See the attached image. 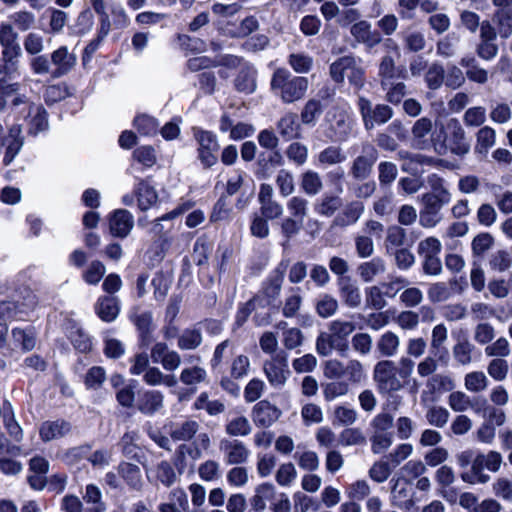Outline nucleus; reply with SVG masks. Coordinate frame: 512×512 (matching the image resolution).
<instances>
[{
    "instance_id": "obj_1",
    "label": "nucleus",
    "mask_w": 512,
    "mask_h": 512,
    "mask_svg": "<svg viewBox=\"0 0 512 512\" xmlns=\"http://www.w3.org/2000/svg\"><path fill=\"white\" fill-rule=\"evenodd\" d=\"M2 109L6 112L5 122L8 127V135L2 140V146L6 148L4 162L9 164L24 144L22 124L19 121H28V133L33 136L46 131L49 124L46 110L41 105L26 101L18 83L6 84L3 78Z\"/></svg>"
},
{
    "instance_id": "obj_2",
    "label": "nucleus",
    "mask_w": 512,
    "mask_h": 512,
    "mask_svg": "<svg viewBox=\"0 0 512 512\" xmlns=\"http://www.w3.org/2000/svg\"><path fill=\"white\" fill-rule=\"evenodd\" d=\"M415 362L407 356H402L398 365L389 359L378 361L373 368V380L380 394H391L400 391L404 384L401 380H407L413 374Z\"/></svg>"
},
{
    "instance_id": "obj_3",
    "label": "nucleus",
    "mask_w": 512,
    "mask_h": 512,
    "mask_svg": "<svg viewBox=\"0 0 512 512\" xmlns=\"http://www.w3.org/2000/svg\"><path fill=\"white\" fill-rule=\"evenodd\" d=\"M308 88V78L293 76L285 68L276 69L271 78L272 91L284 103H293L302 99L306 95Z\"/></svg>"
},
{
    "instance_id": "obj_4",
    "label": "nucleus",
    "mask_w": 512,
    "mask_h": 512,
    "mask_svg": "<svg viewBox=\"0 0 512 512\" xmlns=\"http://www.w3.org/2000/svg\"><path fill=\"white\" fill-rule=\"evenodd\" d=\"M262 370L273 388H283L291 374L287 352L279 351L277 354L264 360Z\"/></svg>"
},
{
    "instance_id": "obj_5",
    "label": "nucleus",
    "mask_w": 512,
    "mask_h": 512,
    "mask_svg": "<svg viewBox=\"0 0 512 512\" xmlns=\"http://www.w3.org/2000/svg\"><path fill=\"white\" fill-rule=\"evenodd\" d=\"M358 108L366 130L386 123L393 116V110L388 105L378 104L372 107L371 101L363 96L358 98Z\"/></svg>"
},
{
    "instance_id": "obj_6",
    "label": "nucleus",
    "mask_w": 512,
    "mask_h": 512,
    "mask_svg": "<svg viewBox=\"0 0 512 512\" xmlns=\"http://www.w3.org/2000/svg\"><path fill=\"white\" fill-rule=\"evenodd\" d=\"M288 262L281 261L262 282L261 289L257 296L254 298L260 299L261 297L267 304L273 303L280 296L282 285L284 282L285 274L287 272Z\"/></svg>"
},
{
    "instance_id": "obj_7",
    "label": "nucleus",
    "mask_w": 512,
    "mask_h": 512,
    "mask_svg": "<svg viewBox=\"0 0 512 512\" xmlns=\"http://www.w3.org/2000/svg\"><path fill=\"white\" fill-rule=\"evenodd\" d=\"M378 159L377 149L369 142L362 143L361 153L352 161L350 174L356 180H365L372 173Z\"/></svg>"
},
{
    "instance_id": "obj_8",
    "label": "nucleus",
    "mask_w": 512,
    "mask_h": 512,
    "mask_svg": "<svg viewBox=\"0 0 512 512\" xmlns=\"http://www.w3.org/2000/svg\"><path fill=\"white\" fill-rule=\"evenodd\" d=\"M194 137L199 145L198 157L205 167H211L217 162L216 152L219 144L216 136L209 131L194 129Z\"/></svg>"
},
{
    "instance_id": "obj_9",
    "label": "nucleus",
    "mask_w": 512,
    "mask_h": 512,
    "mask_svg": "<svg viewBox=\"0 0 512 512\" xmlns=\"http://www.w3.org/2000/svg\"><path fill=\"white\" fill-rule=\"evenodd\" d=\"M421 202L423 204V208L419 213V223L424 228H434L442 219L440 213L441 209L450 201L443 198L437 199L434 196L422 195Z\"/></svg>"
},
{
    "instance_id": "obj_10",
    "label": "nucleus",
    "mask_w": 512,
    "mask_h": 512,
    "mask_svg": "<svg viewBox=\"0 0 512 512\" xmlns=\"http://www.w3.org/2000/svg\"><path fill=\"white\" fill-rule=\"evenodd\" d=\"M219 450L223 454L226 465L245 464L251 454L249 448L237 439H222L219 443Z\"/></svg>"
},
{
    "instance_id": "obj_11",
    "label": "nucleus",
    "mask_w": 512,
    "mask_h": 512,
    "mask_svg": "<svg viewBox=\"0 0 512 512\" xmlns=\"http://www.w3.org/2000/svg\"><path fill=\"white\" fill-rule=\"evenodd\" d=\"M448 134L445 140L452 153L464 156L470 151V144L466 141V133L458 119L452 118L447 124Z\"/></svg>"
},
{
    "instance_id": "obj_12",
    "label": "nucleus",
    "mask_w": 512,
    "mask_h": 512,
    "mask_svg": "<svg viewBox=\"0 0 512 512\" xmlns=\"http://www.w3.org/2000/svg\"><path fill=\"white\" fill-rule=\"evenodd\" d=\"M8 33H11V28L9 26H2V39ZM2 46H4L2 60L6 62L5 66L2 67V73L5 72L10 79H13L17 74L18 57L21 54V48L14 37L8 39L5 45L2 43Z\"/></svg>"
},
{
    "instance_id": "obj_13",
    "label": "nucleus",
    "mask_w": 512,
    "mask_h": 512,
    "mask_svg": "<svg viewBox=\"0 0 512 512\" xmlns=\"http://www.w3.org/2000/svg\"><path fill=\"white\" fill-rule=\"evenodd\" d=\"M77 63V56L67 46H60L51 53V64L54 69L51 72L53 78H59L68 74Z\"/></svg>"
},
{
    "instance_id": "obj_14",
    "label": "nucleus",
    "mask_w": 512,
    "mask_h": 512,
    "mask_svg": "<svg viewBox=\"0 0 512 512\" xmlns=\"http://www.w3.org/2000/svg\"><path fill=\"white\" fill-rule=\"evenodd\" d=\"M282 415L281 410L268 400L259 401L254 405L251 417L258 427L268 428L272 426Z\"/></svg>"
},
{
    "instance_id": "obj_15",
    "label": "nucleus",
    "mask_w": 512,
    "mask_h": 512,
    "mask_svg": "<svg viewBox=\"0 0 512 512\" xmlns=\"http://www.w3.org/2000/svg\"><path fill=\"white\" fill-rule=\"evenodd\" d=\"M109 230L112 236L126 238L134 227V217L126 209H116L108 217Z\"/></svg>"
},
{
    "instance_id": "obj_16",
    "label": "nucleus",
    "mask_w": 512,
    "mask_h": 512,
    "mask_svg": "<svg viewBox=\"0 0 512 512\" xmlns=\"http://www.w3.org/2000/svg\"><path fill=\"white\" fill-rule=\"evenodd\" d=\"M365 211V206L360 201H351L345 205L332 221V227L346 228L356 224Z\"/></svg>"
},
{
    "instance_id": "obj_17",
    "label": "nucleus",
    "mask_w": 512,
    "mask_h": 512,
    "mask_svg": "<svg viewBox=\"0 0 512 512\" xmlns=\"http://www.w3.org/2000/svg\"><path fill=\"white\" fill-rule=\"evenodd\" d=\"M353 127V120L346 112L335 114L330 124V137L336 142H345L352 134Z\"/></svg>"
},
{
    "instance_id": "obj_18",
    "label": "nucleus",
    "mask_w": 512,
    "mask_h": 512,
    "mask_svg": "<svg viewBox=\"0 0 512 512\" xmlns=\"http://www.w3.org/2000/svg\"><path fill=\"white\" fill-rule=\"evenodd\" d=\"M95 312L104 322H113L120 312L119 301L114 296H101L95 304Z\"/></svg>"
},
{
    "instance_id": "obj_19",
    "label": "nucleus",
    "mask_w": 512,
    "mask_h": 512,
    "mask_svg": "<svg viewBox=\"0 0 512 512\" xmlns=\"http://www.w3.org/2000/svg\"><path fill=\"white\" fill-rule=\"evenodd\" d=\"M276 488L272 483H262L255 488V493L250 499L252 509L262 512L267 507V502L272 503L276 498Z\"/></svg>"
},
{
    "instance_id": "obj_20",
    "label": "nucleus",
    "mask_w": 512,
    "mask_h": 512,
    "mask_svg": "<svg viewBox=\"0 0 512 512\" xmlns=\"http://www.w3.org/2000/svg\"><path fill=\"white\" fill-rule=\"evenodd\" d=\"M340 296L349 308H356L361 304L362 297L359 287L349 277H342L338 281Z\"/></svg>"
},
{
    "instance_id": "obj_21",
    "label": "nucleus",
    "mask_w": 512,
    "mask_h": 512,
    "mask_svg": "<svg viewBox=\"0 0 512 512\" xmlns=\"http://www.w3.org/2000/svg\"><path fill=\"white\" fill-rule=\"evenodd\" d=\"M448 339V330L444 324H438L432 329L431 335V350L439 354V361L442 365L446 366L449 361L448 350L443 347Z\"/></svg>"
},
{
    "instance_id": "obj_22",
    "label": "nucleus",
    "mask_w": 512,
    "mask_h": 512,
    "mask_svg": "<svg viewBox=\"0 0 512 512\" xmlns=\"http://www.w3.org/2000/svg\"><path fill=\"white\" fill-rule=\"evenodd\" d=\"M350 33L358 42L369 46H374L380 42L379 34L372 31L371 24L366 20L355 22L350 28Z\"/></svg>"
},
{
    "instance_id": "obj_23",
    "label": "nucleus",
    "mask_w": 512,
    "mask_h": 512,
    "mask_svg": "<svg viewBox=\"0 0 512 512\" xmlns=\"http://www.w3.org/2000/svg\"><path fill=\"white\" fill-rule=\"evenodd\" d=\"M333 350H337L341 355L348 351L347 343H338L331 332H322L316 339V351L321 356H328Z\"/></svg>"
},
{
    "instance_id": "obj_24",
    "label": "nucleus",
    "mask_w": 512,
    "mask_h": 512,
    "mask_svg": "<svg viewBox=\"0 0 512 512\" xmlns=\"http://www.w3.org/2000/svg\"><path fill=\"white\" fill-rule=\"evenodd\" d=\"M200 424L196 420L187 419L185 421L174 423L170 426V437L174 441H189L198 432Z\"/></svg>"
},
{
    "instance_id": "obj_25",
    "label": "nucleus",
    "mask_w": 512,
    "mask_h": 512,
    "mask_svg": "<svg viewBox=\"0 0 512 512\" xmlns=\"http://www.w3.org/2000/svg\"><path fill=\"white\" fill-rule=\"evenodd\" d=\"M386 271L385 261L381 257H374L369 261L361 263L357 272L363 282H372L376 277L384 274Z\"/></svg>"
},
{
    "instance_id": "obj_26",
    "label": "nucleus",
    "mask_w": 512,
    "mask_h": 512,
    "mask_svg": "<svg viewBox=\"0 0 512 512\" xmlns=\"http://www.w3.org/2000/svg\"><path fill=\"white\" fill-rule=\"evenodd\" d=\"M400 348L399 336L392 332L386 331L381 334L376 342V349L382 357L391 358L398 354Z\"/></svg>"
},
{
    "instance_id": "obj_27",
    "label": "nucleus",
    "mask_w": 512,
    "mask_h": 512,
    "mask_svg": "<svg viewBox=\"0 0 512 512\" xmlns=\"http://www.w3.org/2000/svg\"><path fill=\"white\" fill-rule=\"evenodd\" d=\"M71 426L64 420L46 421L40 427V437L43 441L48 442L61 438L68 434Z\"/></svg>"
},
{
    "instance_id": "obj_28",
    "label": "nucleus",
    "mask_w": 512,
    "mask_h": 512,
    "mask_svg": "<svg viewBox=\"0 0 512 512\" xmlns=\"http://www.w3.org/2000/svg\"><path fill=\"white\" fill-rule=\"evenodd\" d=\"M433 123L430 118L422 117L418 119L412 127V136L415 146L419 149H427L430 141L427 136L432 131Z\"/></svg>"
},
{
    "instance_id": "obj_29",
    "label": "nucleus",
    "mask_w": 512,
    "mask_h": 512,
    "mask_svg": "<svg viewBox=\"0 0 512 512\" xmlns=\"http://www.w3.org/2000/svg\"><path fill=\"white\" fill-rule=\"evenodd\" d=\"M346 161V155L340 146L330 145L324 148L317 155V165L329 167L340 165Z\"/></svg>"
},
{
    "instance_id": "obj_30",
    "label": "nucleus",
    "mask_w": 512,
    "mask_h": 512,
    "mask_svg": "<svg viewBox=\"0 0 512 512\" xmlns=\"http://www.w3.org/2000/svg\"><path fill=\"white\" fill-rule=\"evenodd\" d=\"M355 62L356 59L353 56H343L335 60L329 67L331 79L338 84H342Z\"/></svg>"
},
{
    "instance_id": "obj_31",
    "label": "nucleus",
    "mask_w": 512,
    "mask_h": 512,
    "mask_svg": "<svg viewBox=\"0 0 512 512\" xmlns=\"http://www.w3.org/2000/svg\"><path fill=\"white\" fill-rule=\"evenodd\" d=\"M343 206V200L337 195L325 194L314 205L315 212L324 217H332Z\"/></svg>"
},
{
    "instance_id": "obj_32",
    "label": "nucleus",
    "mask_w": 512,
    "mask_h": 512,
    "mask_svg": "<svg viewBox=\"0 0 512 512\" xmlns=\"http://www.w3.org/2000/svg\"><path fill=\"white\" fill-rule=\"evenodd\" d=\"M118 471L121 477L124 479V481L131 489L135 491L141 490L143 482L140 468L137 465L122 462L118 467Z\"/></svg>"
},
{
    "instance_id": "obj_33",
    "label": "nucleus",
    "mask_w": 512,
    "mask_h": 512,
    "mask_svg": "<svg viewBox=\"0 0 512 512\" xmlns=\"http://www.w3.org/2000/svg\"><path fill=\"white\" fill-rule=\"evenodd\" d=\"M2 417L4 418L5 428L11 441L19 443L23 438V431L21 426L14 419V412L11 404L8 402L2 403Z\"/></svg>"
},
{
    "instance_id": "obj_34",
    "label": "nucleus",
    "mask_w": 512,
    "mask_h": 512,
    "mask_svg": "<svg viewBox=\"0 0 512 512\" xmlns=\"http://www.w3.org/2000/svg\"><path fill=\"white\" fill-rule=\"evenodd\" d=\"M286 322H280L277 327L282 329L281 342L286 350H294L302 346L304 334L297 327L285 328Z\"/></svg>"
},
{
    "instance_id": "obj_35",
    "label": "nucleus",
    "mask_w": 512,
    "mask_h": 512,
    "mask_svg": "<svg viewBox=\"0 0 512 512\" xmlns=\"http://www.w3.org/2000/svg\"><path fill=\"white\" fill-rule=\"evenodd\" d=\"M135 194L137 196L138 206L142 211L151 208L158 200L155 189L145 181H140L137 184Z\"/></svg>"
},
{
    "instance_id": "obj_36",
    "label": "nucleus",
    "mask_w": 512,
    "mask_h": 512,
    "mask_svg": "<svg viewBox=\"0 0 512 512\" xmlns=\"http://www.w3.org/2000/svg\"><path fill=\"white\" fill-rule=\"evenodd\" d=\"M456 387L455 380L448 374H434L427 380L426 388L431 394L451 392Z\"/></svg>"
},
{
    "instance_id": "obj_37",
    "label": "nucleus",
    "mask_w": 512,
    "mask_h": 512,
    "mask_svg": "<svg viewBox=\"0 0 512 512\" xmlns=\"http://www.w3.org/2000/svg\"><path fill=\"white\" fill-rule=\"evenodd\" d=\"M279 134L286 140L298 138L300 136V125L297 115L294 113L285 114L277 124Z\"/></svg>"
},
{
    "instance_id": "obj_38",
    "label": "nucleus",
    "mask_w": 512,
    "mask_h": 512,
    "mask_svg": "<svg viewBox=\"0 0 512 512\" xmlns=\"http://www.w3.org/2000/svg\"><path fill=\"white\" fill-rule=\"evenodd\" d=\"M496 143V132L492 127L484 126L476 133L475 153L487 155Z\"/></svg>"
},
{
    "instance_id": "obj_39",
    "label": "nucleus",
    "mask_w": 512,
    "mask_h": 512,
    "mask_svg": "<svg viewBox=\"0 0 512 512\" xmlns=\"http://www.w3.org/2000/svg\"><path fill=\"white\" fill-rule=\"evenodd\" d=\"M300 187L308 196H315L322 191L324 184L318 172L307 170L301 175Z\"/></svg>"
},
{
    "instance_id": "obj_40",
    "label": "nucleus",
    "mask_w": 512,
    "mask_h": 512,
    "mask_svg": "<svg viewBox=\"0 0 512 512\" xmlns=\"http://www.w3.org/2000/svg\"><path fill=\"white\" fill-rule=\"evenodd\" d=\"M164 396L160 391L152 390L143 394L139 403V410L148 415H152L163 407Z\"/></svg>"
},
{
    "instance_id": "obj_41",
    "label": "nucleus",
    "mask_w": 512,
    "mask_h": 512,
    "mask_svg": "<svg viewBox=\"0 0 512 512\" xmlns=\"http://www.w3.org/2000/svg\"><path fill=\"white\" fill-rule=\"evenodd\" d=\"M143 380L150 386L174 387L177 384L175 375L164 374L158 367H149L143 375Z\"/></svg>"
},
{
    "instance_id": "obj_42",
    "label": "nucleus",
    "mask_w": 512,
    "mask_h": 512,
    "mask_svg": "<svg viewBox=\"0 0 512 512\" xmlns=\"http://www.w3.org/2000/svg\"><path fill=\"white\" fill-rule=\"evenodd\" d=\"M406 240V230L400 225H391L386 230L384 239V247L387 253H392L394 250L403 246Z\"/></svg>"
},
{
    "instance_id": "obj_43",
    "label": "nucleus",
    "mask_w": 512,
    "mask_h": 512,
    "mask_svg": "<svg viewBox=\"0 0 512 512\" xmlns=\"http://www.w3.org/2000/svg\"><path fill=\"white\" fill-rule=\"evenodd\" d=\"M489 386V379L483 371H472L464 376V387L468 392L481 393Z\"/></svg>"
},
{
    "instance_id": "obj_44",
    "label": "nucleus",
    "mask_w": 512,
    "mask_h": 512,
    "mask_svg": "<svg viewBox=\"0 0 512 512\" xmlns=\"http://www.w3.org/2000/svg\"><path fill=\"white\" fill-rule=\"evenodd\" d=\"M323 112V105L319 99H309L301 110V121L304 125L314 126Z\"/></svg>"
},
{
    "instance_id": "obj_45",
    "label": "nucleus",
    "mask_w": 512,
    "mask_h": 512,
    "mask_svg": "<svg viewBox=\"0 0 512 512\" xmlns=\"http://www.w3.org/2000/svg\"><path fill=\"white\" fill-rule=\"evenodd\" d=\"M475 346L467 339L459 340L452 348L455 361L463 366L469 365L473 361V351Z\"/></svg>"
},
{
    "instance_id": "obj_46",
    "label": "nucleus",
    "mask_w": 512,
    "mask_h": 512,
    "mask_svg": "<svg viewBox=\"0 0 512 512\" xmlns=\"http://www.w3.org/2000/svg\"><path fill=\"white\" fill-rule=\"evenodd\" d=\"M170 502L161 503L158 507L160 512H181L180 508L188 505L187 495L183 489L177 488L169 494Z\"/></svg>"
},
{
    "instance_id": "obj_47",
    "label": "nucleus",
    "mask_w": 512,
    "mask_h": 512,
    "mask_svg": "<svg viewBox=\"0 0 512 512\" xmlns=\"http://www.w3.org/2000/svg\"><path fill=\"white\" fill-rule=\"evenodd\" d=\"M206 379L207 372L200 366L186 367L180 373V381L189 387H196L198 384L205 382Z\"/></svg>"
},
{
    "instance_id": "obj_48",
    "label": "nucleus",
    "mask_w": 512,
    "mask_h": 512,
    "mask_svg": "<svg viewBox=\"0 0 512 512\" xmlns=\"http://www.w3.org/2000/svg\"><path fill=\"white\" fill-rule=\"evenodd\" d=\"M424 80L429 89L438 90L443 84H445L443 65L439 62H433L428 67Z\"/></svg>"
},
{
    "instance_id": "obj_49",
    "label": "nucleus",
    "mask_w": 512,
    "mask_h": 512,
    "mask_svg": "<svg viewBox=\"0 0 512 512\" xmlns=\"http://www.w3.org/2000/svg\"><path fill=\"white\" fill-rule=\"evenodd\" d=\"M287 62L298 74L308 73L312 69L314 63L312 56L304 52L291 53L287 58Z\"/></svg>"
},
{
    "instance_id": "obj_50",
    "label": "nucleus",
    "mask_w": 512,
    "mask_h": 512,
    "mask_svg": "<svg viewBox=\"0 0 512 512\" xmlns=\"http://www.w3.org/2000/svg\"><path fill=\"white\" fill-rule=\"evenodd\" d=\"M328 329L338 343H347V338L355 330V324L351 321L337 319L330 322Z\"/></svg>"
},
{
    "instance_id": "obj_51",
    "label": "nucleus",
    "mask_w": 512,
    "mask_h": 512,
    "mask_svg": "<svg viewBox=\"0 0 512 512\" xmlns=\"http://www.w3.org/2000/svg\"><path fill=\"white\" fill-rule=\"evenodd\" d=\"M447 402L454 412L463 413L469 409H474L472 399L463 391L452 390L448 396Z\"/></svg>"
},
{
    "instance_id": "obj_52",
    "label": "nucleus",
    "mask_w": 512,
    "mask_h": 512,
    "mask_svg": "<svg viewBox=\"0 0 512 512\" xmlns=\"http://www.w3.org/2000/svg\"><path fill=\"white\" fill-rule=\"evenodd\" d=\"M130 319L136 325L142 336H146L150 332L153 323V316L150 311L134 308Z\"/></svg>"
},
{
    "instance_id": "obj_53",
    "label": "nucleus",
    "mask_w": 512,
    "mask_h": 512,
    "mask_svg": "<svg viewBox=\"0 0 512 512\" xmlns=\"http://www.w3.org/2000/svg\"><path fill=\"white\" fill-rule=\"evenodd\" d=\"M405 158V162L403 163L402 169L412 174H417L422 172V167L425 165H431L434 160L430 157H427L422 154H412L408 153Z\"/></svg>"
},
{
    "instance_id": "obj_54",
    "label": "nucleus",
    "mask_w": 512,
    "mask_h": 512,
    "mask_svg": "<svg viewBox=\"0 0 512 512\" xmlns=\"http://www.w3.org/2000/svg\"><path fill=\"white\" fill-rule=\"evenodd\" d=\"M225 431L230 436H247L252 431L249 420L244 416H238L231 419L225 426Z\"/></svg>"
},
{
    "instance_id": "obj_55",
    "label": "nucleus",
    "mask_w": 512,
    "mask_h": 512,
    "mask_svg": "<svg viewBox=\"0 0 512 512\" xmlns=\"http://www.w3.org/2000/svg\"><path fill=\"white\" fill-rule=\"evenodd\" d=\"M441 250V241L434 236H430L421 240L417 246V253L421 258L439 257Z\"/></svg>"
},
{
    "instance_id": "obj_56",
    "label": "nucleus",
    "mask_w": 512,
    "mask_h": 512,
    "mask_svg": "<svg viewBox=\"0 0 512 512\" xmlns=\"http://www.w3.org/2000/svg\"><path fill=\"white\" fill-rule=\"evenodd\" d=\"M154 475L156 480L162 483L165 487L172 486L177 480L176 472L168 461H161L158 463L154 469Z\"/></svg>"
},
{
    "instance_id": "obj_57",
    "label": "nucleus",
    "mask_w": 512,
    "mask_h": 512,
    "mask_svg": "<svg viewBox=\"0 0 512 512\" xmlns=\"http://www.w3.org/2000/svg\"><path fill=\"white\" fill-rule=\"evenodd\" d=\"M484 353L487 357L504 359L511 354L510 343L505 337H499L486 345Z\"/></svg>"
},
{
    "instance_id": "obj_58",
    "label": "nucleus",
    "mask_w": 512,
    "mask_h": 512,
    "mask_svg": "<svg viewBox=\"0 0 512 512\" xmlns=\"http://www.w3.org/2000/svg\"><path fill=\"white\" fill-rule=\"evenodd\" d=\"M297 478V470L293 463H283L279 465L276 473L275 480L281 487H289Z\"/></svg>"
},
{
    "instance_id": "obj_59",
    "label": "nucleus",
    "mask_w": 512,
    "mask_h": 512,
    "mask_svg": "<svg viewBox=\"0 0 512 512\" xmlns=\"http://www.w3.org/2000/svg\"><path fill=\"white\" fill-rule=\"evenodd\" d=\"M366 436L360 428H346L339 434V444L342 446L365 445Z\"/></svg>"
},
{
    "instance_id": "obj_60",
    "label": "nucleus",
    "mask_w": 512,
    "mask_h": 512,
    "mask_svg": "<svg viewBox=\"0 0 512 512\" xmlns=\"http://www.w3.org/2000/svg\"><path fill=\"white\" fill-rule=\"evenodd\" d=\"M427 422L437 428H443L449 420V411L442 406H430L426 412Z\"/></svg>"
},
{
    "instance_id": "obj_61",
    "label": "nucleus",
    "mask_w": 512,
    "mask_h": 512,
    "mask_svg": "<svg viewBox=\"0 0 512 512\" xmlns=\"http://www.w3.org/2000/svg\"><path fill=\"white\" fill-rule=\"evenodd\" d=\"M494 21L502 38H508L512 34V10H496Z\"/></svg>"
},
{
    "instance_id": "obj_62",
    "label": "nucleus",
    "mask_w": 512,
    "mask_h": 512,
    "mask_svg": "<svg viewBox=\"0 0 512 512\" xmlns=\"http://www.w3.org/2000/svg\"><path fill=\"white\" fill-rule=\"evenodd\" d=\"M316 312L322 318L333 316L338 310V301L331 295L323 294L316 302Z\"/></svg>"
},
{
    "instance_id": "obj_63",
    "label": "nucleus",
    "mask_w": 512,
    "mask_h": 512,
    "mask_svg": "<svg viewBox=\"0 0 512 512\" xmlns=\"http://www.w3.org/2000/svg\"><path fill=\"white\" fill-rule=\"evenodd\" d=\"M488 375L497 382L504 381L509 373V364L502 358H493L487 365Z\"/></svg>"
},
{
    "instance_id": "obj_64",
    "label": "nucleus",
    "mask_w": 512,
    "mask_h": 512,
    "mask_svg": "<svg viewBox=\"0 0 512 512\" xmlns=\"http://www.w3.org/2000/svg\"><path fill=\"white\" fill-rule=\"evenodd\" d=\"M427 471L426 464L419 459H412L406 462L400 469L403 478L408 481L415 480Z\"/></svg>"
}]
</instances>
